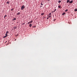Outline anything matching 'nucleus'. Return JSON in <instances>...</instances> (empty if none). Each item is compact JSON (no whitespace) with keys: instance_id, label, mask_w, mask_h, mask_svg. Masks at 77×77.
Segmentation results:
<instances>
[{"instance_id":"nucleus-1","label":"nucleus","mask_w":77,"mask_h":77,"mask_svg":"<svg viewBox=\"0 0 77 77\" xmlns=\"http://www.w3.org/2000/svg\"><path fill=\"white\" fill-rule=\"evenodd\" d=\"M25 8V5H22L21 7V9L22 10H23Z\"/></svg>"},{"instance_id":"nucleus-2","label":"nucleus","mask_w":77,"mask_h":77,"mask_svg":"<svg viewBox=\"0 0 77 77\" xmlns=\"http://www.w3.org/2000/svg\"><path fill=\"white\" fill-rule=\"evenodd\" d=\"M32 21H31L30 22H28L27 24H31V23H32Z\"/></svg>"},{"instance_id":"nucleus-3","label":"nucleus","mask_w":77,"mask_h":77,"mask_svg":"<svg viewBox=\"0 0 77 77\" xmlns=\"http://www.w3.org/2000/svg\"><path fill=\"white\" fill-rule=\"evenodd\" d=\"M73 2V0H71V1H70V2L69 3H70V4L72 3Z\"/></svg>"},{"instance_id":"nucleus-4","label":"nucleus","mask_w":77,"mask_h":77,"mask_svg":"<svg viewBox=\"0 0 77 77\" xmlns=\"http://www.w3.org/2000/svg\"><path fill=\"white\" fill-rule=\"evenodd\" d=\"M20 14V13L19 12L17 13V15H19Z\"/></svg>"},{"instance_id":"nucleus-5","label":"nucleus","mask_w":77,"mask_h":77,"mask_svg":"<svg viewBox=\"0 0 77 77\" xmlns=\"http://www.w3.org/2000/svg\"><path fill=\"white\" fill-rule=\"evenodd\" d=\"M32 23H30V24L29 25V26L31 27V26H32Z\"/></svg>"},{"instance_id":"nucleus-6","label":"nucleus","mask_w":77,"mask_h":77,"mask_svg":"<svg viewBox=\"0 0 77 77\" xmlns=\"http://www.w3.org/2000/svg\"><path fill=\"white\" fill-rule=\"evenodd\" d=\"M61 5H58V8H61Z\"/></svg>"},{"instance_id":"nucleus-7","label":"nucleus","mask_w":77,"mask_h":77,"mask_svg":"<svg viewBox=\"0 0 77 77\" xmlns=\"http://www.w3.org/2000/svg\"><path fill=\"white\" fill-rule=\"evenodd\" d=\"M69 2H70L69 0H67L66 2L67 3H68Z\"/></svg>"},{"instance_id":"nucleus-8","label":"nucleus","mask_w":77,"mask_h":77,"mask_svg":"<svg viewBox=\"0 0 77 77\" xmlns=\"http://www.w3.org/2000/svg\"><path fill=\"white\" fill-rule=\"evenodd\" d=\"M16 19V18H13V20H15Z\"/></svg>"},{"instance_id":"nucleus-9","label":"nucleus","mask_w":77,"mask_h":77,"mask_svg":"<svg viewBox=\"0 0 77 77\" xmlns=\"http://www.w3.org/2000/svg\"><path fill=\"white\" fill-rule=\"evenodd\" d=\"M16 26H15L14 27H13V29H16Z\"/></svg>"},{"instance_id":"nucleus-10","label":"nucleus","mask_w":77,"mask_h":77,"mask_svg":"<svg viewBox=\"0 0 77 77\" xmlns=\"http://www.w3.org/2000/svg\"><path fill=\"white\" fill-rule=\"evenodd\" d=\"M7 32H6V33L5 34V35H6V37L7 36L8 34H7Z\"/></svg>"},{"instance_id":"nucleus-11","label":"nucleus","mask_w":77,"mask_h":77,"mask_svg":"<svg viewBox=\"0 0 77 77\" xmlns=\"http://www.w3.org/2000/svg\"><path fill=\"white\" fill-rule=\"evenodd\" d=\"M44 14V13H41V15H43Z\"/></svg>"},{"instance_id":"nucleus-12","label":"nucleus","mask_w":77,"mask_h":77,"mask_svg":"<svg viewBox=\"0 0 77 77\" xmlns=\"http://www.w3.org/2000/svg\"><path fill=\"white\" fill-rule=\"evenodd\" d=\"M51 13H50L49 14H48V15L51 16Z\"/></svg>"},{"instance_id":"nucleus-13","label":"nucleus","mask_w":77,"mask_h":77,"mask_svg":"<svg viewBox=\"0 0 77 77\" xmlns=\"http://www.w3.org/2000/svg\"><path fill=\"white\" fill-rule=\"evenodd\" d=\"M65 14V13H63L62 14H63V15H64Z\"/></svg>"},{"instance_id":"nucleus-14","label":"nucleus","mask_w":77,"mask_h":77,"mask_svg":"<svg viewBox=\"0 0 77 77\" xmlns=\"http://www.w3.org/2000/svg\"><path fill=\"white\" fill-rule=\"evenodd\" d=\"M75 11H77V9H75Z\"/></svg>"},{"instance_id":"nucleus-15","label":"nucleus","mask_w":77,"mask_h":77,"mask_svg":"<svg viewBox=\"0 0 77 77\" xmlns=\"http://www.w3.org/2000/svg\"><path fill=\"white\" fill-rule=\"evenodd\" d=\"M60 2H61V0H60L59 1V2H58L59 3H60Z\"/></svg>"},{"instance_id":"nucleus-16","label":"nucleus","mask_w":77,"mask_h":77,"mask_svg":"<svg viewBox=\"0 0 77 77\" xmlns=\"http://www.w3.org/2000/svg\"><path fill=\"white\" fill-rule=\"evenodd\" d=\"M7 4H10V2H7Z\"/></svg>"},{"instance_id":"nucleus-17","label":"nucleus","mask_w":77,"mask_h":77,"mask_svg":"<svg viewBox=\"0 0 77 77\" xmlns=\"http://www.w3.org/2000/svg\"><path fill=\"white\" fill-rule=\"evenodd\" d=\"M56 10H57L56 9H54V10L53 12H55V11H56Z\"/></svg>"},{"instance_id":"nucleus-18","label":"nucleus","mask_w":77,"mask_h":77,"mask_svg":"<svg viewBox=\"0 0 77 77\" xmlns=\"http://www.w3.org/2000/svg\"><path fill=\"white\" fill-rule=\"evenodd\" d=\"M7 17V15H6V14L4 16V18H5V17Z\"/></svg>"},{"instance_id":"nucleus-19","label":"nucleus","mask_w":77,"mask_h":77,"mask_svg":"<svg viewBox=\"0 0 77 77\" xmlns=\"http://www.w3.org/2000/svg\"><path fill=\"white\" fill-rule=\"evenodd\" d=\"M68 9H66V10H65V11L66 12L68 11Z\"/></svg>"},{"instance_id":"nucleus-20","label":"nucleus","mask_w":77,"mask_h":77,"mask_svg":"<svg viewBox=\"0 0 77 77\" xmlns=\"http://www.w3.org/2000/svg\"><path fill=\"white\" fill-rule=\"evenodd\" d=\"M6 37V35H5V36H4V37H3V38H5Z\"/></svg>"},{"instance_id":"nucleus-21","label":"nucleus","mask_w":77,"mask_h":77,"mask_svg":"<svg viewBox=\"0 0 77 77\" xmlns=\"http://www.w3.org/2000/svg\"><path fill=\"white\" fill-rule=\"evenodd\" d=\"M51 17V16L49 15V16H48V17L50 18Z\"/></svg>"},{"instance_id":"nucleus-22","label":"nucleus","mask_w":77,"mask_h":77,"mask_svg":"<svg viewBox=\"0 0 77 77\" xmlns=\"http://www.w3.org/2000/svg\"><path fill=\"white\" fill-rule=\"evenodd\" d=\"M9 33V31H7V34H8V33Z\"/></svg>"},{"instance_id":"nucleus-23","label":"nucleus","mask_w":77,"mask_h":77,"mask_svg":"<svg viewBox=\"0 0 77 77\" xmlns=\"http://www.w3.org/2000/svg\"><path fill=\"white\" fill-rule=\"evenodd\" d=\"M41 5H43V4L42 3H41Z\"/></svg>"},{"instance_id":"nucleus-24","label":"nucleus","mask_w":77,"mask_h":77,"mask_svg":"<svg viewBox=\"0 0 77 77\" xmlns=\"http://www.w3.org/2000/svg\"><path fill=\"white\" fill-rule=\"evenodd\" d=\"M14 9H11V11H13Z\"/></svg>"},{"instance_id":"nucleus-25","label":"nucleus","mask_w":77,"mask_h":77,"mask_svg":"<svg viewBox=\"0 0 77 77\" xmlns=\"http://www.w3.org/2000/svg\"><path fill=\"white\" fill-rule=\"evenodd\" d=\"M23 24L24 25L25 24V23H23Z\"/></svg>"},{"instance_id":"nucleus-26","label":"nucleus","mask_w":77,"mask_h":77,"mask_svg":"<svg viewBox=\"0 0 77 77\" xmlns=\"http://www.w3.org/2000/svg\"><path fill=\"white\" fill-rule=\"evenodd\" d=\"M36 26H33V27H35Z\"/></svg>"},{"instance_id":"nucleus-27","label":"nucleus","mask_w":77,"mask_h":77,"mask_svg":"<svg viewBox=\"0 0 77 77\" xmlns=\"http://www.w3.org/2000/svg\"><path fill=\"white\" fill-rule=\"evenodd\" d=\"M47 1H48V2H49V1H50V0H47Z\"/></svg>"},{"instance_id":"nucleus-28","label":"nucleus","mask_w":77,"mask_h":77,"mask_svg":"<svg viewBox=\"0 0 77 77\" xmlns=\"http://www.w3.org/2000/svg\"><path fill=\"white\" fill-rule=\"evenodd\" d=\"M40 7H42V5H41Z\"/></svg>"},{"instance_id":"nucleus-29","label":"nucleus","mask_w":77,"mask_h":77,"mask_svg":"<svg viewBox=\"0 0 77 77\" xmlns=\"http://www.w3.org/2000/svg\"><path fill=\"white\" fill-rule=\"evenodd\" d=\"M49 18L48 17V18H47V19H48Z\"/></svg>"},{"instance_id":"nucleus-30","label":"nucleus","mask_w":77,"mask_h":77,"mask_svg":"<svg viewBox=\"0 0 77 77\" xmlns=\"http://www.w3.org/2000/svg\"><path fill=\"white\" fill-rule=\"evenodd\" d=\"M54 11H52V13H53Z\"/></svg>"},{"instance_id":"nucleus-31","label":"nucleus","mask_w":77,"mask_h":77,"mask_svg":"<svg viewBox=\"0 0 77 77\" xmlns=\"http://www.w3.org/2000/svg\"><path fill=\"white\" fill-rule=\"evenodd\" d=\"M56 19H54V20H55Z\"/></svg>"},{"instance_id":"nucleus-32","label":"nucleus","mask_w":77,"mask_h":77,"mask_svg":"<svg viewBox=\"0 0 77 77\" xmlns=\"http://www.w3.org/2000/svg\"><path fill=\"white\" fill-rule=\"evenodd\" d=\"M15 40H16V39H15Z\"/></svg>"}]
</instances>
